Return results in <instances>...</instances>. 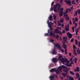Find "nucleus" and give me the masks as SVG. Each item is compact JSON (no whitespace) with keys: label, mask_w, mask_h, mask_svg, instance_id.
I'll list each match as a JSON object with an SVG mask.
<instances>
[{"label":"nucleus","mask_w":80,"mask_h":80,"mask_svg":"<svg viewBox=\"0 0 80 80\" xmlns=\"http://www.w3.org/2000/svg\"><path fill=\"white\" fill-rule=\"evenodd\" d=\"M60 8H61V6H60V7H59L58 8V10H60Z\"/></svg>","instance_id":"obj_59"},{"label":"nucleus","mask_w":80,"mask_h":80,"mask_svg":"<svg viewBox=\"0 0 80 80\" xmlns=\"http://www.w3.org/2000/svg\"><path fill=\"white\" fill-rule=\"evenodd\" d=\"M75 19V22H78V18L76 17Z\"/></svg>","instance_id":"obj_39"},{"label":"nucleus","mask_w":80,"mask_h":80,"mask_svg":"<svg viewBox=\"0 0 80 80\" xmlns=\"http://www.w3.org/2000/svg\"><path fill=\"white\" fill-rule=\"evenodd\" d=\"M62 2H63V0H60V3H62Z\"/></svg>","instance_id":"obj_56"},{"label":"nucleus","mask_w":80,"mask_h":80,"mask_svg":"<svg viewBox=\"0 0 80 80\" xmlns=\"http://www.w3.org/2000/svg\"><path fill=\"white\" fill-rule=\"evenodd\" d=\"M60 21L62 23H63V21H64V20H63V19H61Z\"/></svg>","instance_id":"obj_41"},{"label":"nucleus","mask_w":80,"mask_h":80,"mask_svg":"<svg viewBox=\"0 0 80 80\" xmlns=\"http://www.w3.org/2000/svg\"><path fill=\"white\" fill-rule=\"evenodd\" d=\"M62 32L63 33H65V30H63Z\"/></svg>","instance_id":"obj_52"},{"label":"nucleus","mask_w":80,"mask_h":80,"mask_svg":"<svg viewBox=\"0 0 80 80\" xmlns=\"http://www.w3.org/2000/svg\"><path fill=\"white\" fill-rule=\"evenodd\" d=\"M77 58H75L74 59V62L75 63H77Z\"/></svg>","instance_id":"obj_30"},{"label":"nucleus","mask_w":80,"mask_h":80,"mask_svg":"<svg viewBox=\"0 0 80 80\" xmlns=\"http://www.w3.org/2000/svg\"><path fill=\"white\" fill-rule=\"evenodd\" d=\"M64 69V72H65L66 73L68 74V71L67 69Z\"/></svg>","instance_id":"obj_20"},{"label":"nucleus","mask_w":80,"mask_h":80,"mask_svg":"<svg viewBox=\"0 0 80 80\" xmlns=\"http://www.w3.org/2000/svg\"><path fill=\"white\" fill-rule=\"evenodd\" d=\"M50 28V29L49 30H51V31H52V30H53V29L52 28Z\"/></svg>","instance_id":"obj_57"},{"label":"nucleus","mask_w":80,"mask_h":80,"mask_svg":"<svg viewBox=\"0 0 80 80\" xmlns=\"http://www.w3.org/2000/svg\"><path fill=\"white\" fill-rule=\"evenodd\" d=\"M69 56H72V53L70 52L69 53Z\"/></svg>","instance_id":"obj_58"},{"label":"nucleus","mask_w":80,"mask_h":80,"mask_svg":"<svg viewBox=\"0 0 80 80\" xmlns=\"http://www.w3.org/2000/svg\"><path fill=\"white\" fill-rule=\"evenodd\" d=\"M63 40L64 41V42H67V37H63Z\"/></svg>","instance_id":"obj_9"},{"label":"nucleus","mask_w":80,"mask_h":80,"mask_svg":"<svg viewBox=\"0 0 80 80\" xmlns=\"http://www.w3.org/2000/svg\"><path fill=\"white\" fill-rule=\"evenodd\" d=\"M50 35H48V33H46L45 34V36H48L49 37H50V36H49Z\"/></svg>","instance_id":"obj_28"},{"label":"nucleus","mask_w":80,"mask_h":80,"mask_svg":"<svg viewBox=\"0 0 80 80\" xmlns=\"http://www.w3.org/2000/svg\"><path fill=\"white\" fill-rule=\"evenodd\" d=\"M65 62L66 63V65H67V63H68V59L67 58L64 59V63H65Z\"/></svg>","instance_id":"obj_12"},{"label":"nucleus","mask_w":80,"mask_h":80,"mask_svg":"<svg viewBox=\"0 0 80 80\" xmlns=\"http://www.w3.org/2000/svg\"><path fill=\"white\" fill-rule=\"evenodd\" d=\"M73 53L75 56H77V53L76 52H73Z\"/></svg>","instance_id":"obj_34"},{"label":"nucleus","mask_w":80,"mask_h":80,"mask_svg":"<svg viewBox=\"0 0 80 80\" xmlns=\"http://www.w3.org/2000/svg\"><path fill=\"white\" fill-rule=\"evenodd\" d=\"M64 16H65V17H68V14H64Z\"/></svg>","instance_id":"obj_49"},{"label":"nucleus","mask_w":80,"mask_h":80,"mask_svg":"<svg viewBox=\"0 0 80 80\" xmlns=\"http://www.w3.org/2000/svg\"><path fill=\"white\" fill-rule=\"evenodd\" d=\"M62 57V55H59L58 59V60H60L61 59Z\"/></svg>","instance_id":"obj_18"},{"label":"nucleus","mask_w":80,"mask_h":80,"mask_svg":"<svg viewBox=\"0 0 80 80\" xmlns=\"http://www.w3.org/2000/svg\"><path fill=\"white\" fill-rule=\"evenodd\" d=\"M52 37H56V36L55 35V34L54 33H53V32L52 33Z\"/></svg>","instance_id":"obj_29"},{"label":"nucleus","mask_w":80,"mask_h":80,"mask_svg":"<svg viewBox=\"0 0 80 80\" xmlns=\"http://www.w3.org/2000/svg\"><path fill=\"white\" fill-rule=\"evenodd\" d=\"M52 55H57V51L55 50V48L53 50L52 53Z\"/></svg>","instance_id":"obj_7"},{"label":"nucleus","mask_w":80,"mask_h":80,"mask_svg":"<svg viewBox=\"0 0 80 80\" xmlns=\"http://www.w3.org/2000/svg\"><path fill=\"white\" fill-rule=\"evenodd\" d=\"M75 31L76 32V35H78V30H77V29H75Z\"/></svg>","instance_id":"obj_25"},{"label":"nucleus","mask_w":80,"mask_h":80,"mask_svg":"<svg viewBox=\"0 0 80 80\" xmlns=\"http://www.w3.org/2000/svg\"><path fill=\"white\" fill-rule=\"evenodd\" d=\"M65 12L66 13H68V9H67L66 10Z\"/></svg>","instance_id":"obj_38"},{"label":"nucleus","mask_w":80,"mask_h":80,"mask_svg":"<svg viewBox=\"0 0 80 80\" xmlns=\"http://www.w3.org/2000/svg\"><path fill=\"white\" fill-rule=\"evenodd\" d=\"M79 47H80V42L78 43Z\"/></svg>","instance_id":"obj_64"},{"label":"nucleus","mask_w":80,"mask_h":80,"mask_svg":"<svg viewBox=\"0 0 80 80\" xmlns=\"http://www.w3.org/2000/svg\"><path fill=\"white\" fill-rule=\"evenodd\" d=\"M68 78L70 80H74L73 77H71L70 76Z\"/></svg>","instance_id":"obj_24"},{"label":"nucleus","mask_w":80,"mask_h":80,"mask_svg":"<svg viewBox=\"0 0 80 80\" xmlns=\"http://www.w3.org/2000/svg\"><path fill=\"white\" fill-rule=\"evenodd\" d=\"M78 13V11H76V12H75V15H76L77 16V13Z\"/></svg>","instance_id":"obj_43"},{"label":"nucleus","mask_w":80,"mask_h":80,"mask_svg":"<svg viewBox=\"0 0 80 80\" xmlns=\"http://www.w3.org/2000/svg\"><path fill=\"white\" fill-rule=\"evenodd\" d=\"M66 20H69L70 19H69V17H68L67 18H66Z\"/></svg>","instance_id":"obj_40"},{"label":"nucleus","mask_w":80,"mask_h":80,"mask_svg":"<svg viewBox=\"0 0 80 80\" xmlns=\"http://www.w3.org/2000/svg\"><path fill=\"white\" fill-rule=\"evenodd\" d=\"M52 61L53 62H54V63H56L57 62V59L56 58H53L52 59Z\"/></svg>","instance_id":"obj_13"},{"label":"nucleus","mask_w":80,"mask_h":80,"mask_svg":"<svg viewBox=\"0 0 80 80\" xmlns=\"http://www.w3.org/2000/svg\"><path fill=\"white\" fill-rule=\"evenodd\" d=\"M48 26L49 28H52V26H51V25L48 24Z\"/></svg>","instance_id":"obj_50"},{"label":"nucleus","mask_w":80,"mask_h":80,"mask_svg":"<svg viewBox=\"0 0 80 80\" xmlns=\"http://www.w3.org/2000/svg\"><path fill=\"white\" fill-rule=\"evenodd\" d=\"M70 74H71V75H75V73L73 72L72 71H70Z\"/></svg>","instance_id":"obj_19"},{"label":"nucleus","mask_w":80,"mask_h":80,"mask_svg":"<svg viewBox=\"0 0 80 80\" xmlns=\"http://www.w3.org/2000/svg\"><path fill=\"white\" fill-rule=\"evenodd\" d=\"M50 72H55L56 73V74H58L59 73V71L58 70H56L55 68H53L50 70Z\"/></svg>","instance_id":"obj_4"},{"label":"nucleus","mask_w":80,"mask_h":80,"mask_svg":"<svg viewBox=\"0 0 80 80\" xmlns=\"http://www.w3.org/2000/svg\"><path fill=\"white\" fill-rule=\"evenodd\" d=\"M62 68H63V69H67V70L68 69L67 68V67L64 65H62L61 66H59L58 68V70L59 71H60L62 70Z\"/></svg>","instance_id":"obj_3"},{"label":"nucleus","mask_w":80,"mask_h":80,"mask_svg":"<svg viewBox=\"0 0 80 80\" xmlns=\"http://www.w3.org/2000/svg\"><path fill=\"white\" fill-rule=\"evenodd\" d=\"M60 61H61V63H62L63 64H64V61H65V59L63 58H61V59L59 60Z\"/></svg>","instance_id":"obj_10"},{"label":"nucleus","mask_w":80,"mask_h":80,"mask_svg":"<svg viewBox=\"0 0 80 80\" xmlns=\"http://www.w3.org/2000/svg\"><path fill=\"white\" fill-rule=\"evenodd\" d=\"M54 46L55 47H57V48L59 49L60 51H61L62 53L64 52V50L62 49H61V46H60V45L58 43L55 44Z\"/></svg>","instance_id":"obj_2"},{"label":"nucleus","mask_w":80,"mask_h":80,"mask_svg":"<svg viewBox=\"0 0 80 80\" xmlns=\"http://www.w3.org/2000/svg\"><path fill=\"white\" fill-rule=\"evenodd\" d=\"M50 80H53L54 76H51L50 77Z\"/></svg>","instance_id":"obj_15"},{"label":"nucleus","mask_w":80,"mask_h":80,"mask_svg":"<svg viewBox=\"0 0 80 80\" xmlns=\"http://www.w3.org/2000/svg\"><path fill=\"white\" fill-rule=\"evenodd\" d=\"M61 27H64V25H63V24H61Z\"/></svg>","instance_id":"obj_61"},{"label":"nucleus","mask_w":80,"mask_h":80,"mask_svg":"<svg viewBox=\"0 0 80 80\" xmlns=\"http://www.w3.org/2000/svg\"><path fill=\"white\" fill-rule=\"evenodd\" d=\"M68 74L67 73H62V75L64 77H66V76Z\"/></svg>","instance_id":"obj_14"},{"label":"nucleus","mask_w":80,"mask_h":80,"mask_svg":"<svg viewBox=\"0 0 80 80\" xmlns=\"http://www.w3.org/2000/svg\"><path fill=\"white\" fill-rule=\"evenodd\" d=\"M76 45H78V41L77 40H76Z\"/></svg>","instance_id":"obj_48"},{"label":"nucleus","mask_w":80,"mask_h":80,"mask_svg":"<svg viewBox=\"0 0 80 80\" xmlns=\"http://www.w3.org/2000/svg\"><path fill=\"white\" fill-rule=\"evenodd\" d=\"M60 12L63 13V8H62L60 9Z\"/></svg>","instance_id":"obj_17"},{"label":"nucleus","mask_w":80,"mask_h":80,"mask_svg":"<svg viewBox=\"0 0 80 80\" xmlns=\"http://www.w3.org/2000/svg\"><path fill=\"white\" fill-rule=\"evenodd\" d=\"M77 52L78 54H80V50L79 48H78V49L77 50Z\"/></svg>","instance_id":"obj_23"},{"label":"nucleus","mask_w":80,"mask_h":80,"mask_svg":"<svg viewBox=\"0 0 80 80\" xmlns=\"http://www.w3.org/2000/svg\"><path fill=\"white\" fill-rule=\"evenodd\" d=\"M67 66V67H70L72 66V64H71V63L69 64H66Z\"/></svg>","instance_id":"obj_35"},{"label":"nucleus","mask_w":80,"mask_h":80,"mask_svg":"<svg viewBox=\"0 0 80 80\" xmlns=\"http://www.w3.org/2000/svg\"><path fill=\"white\" fill-rule=\"evenodd\" d=\"M75 28H77V23H75Z\"/></svg>","instance_id":"obj_55"},{"label":"nucleus","mask_w":80,"mask_h":80,"mask_svg":"<svg viewBox=\"0 0 80 80\" xmlns=\"http://www.w3.org/2000/svg\"><path fill=\"white\" fill-rule=\"evenodd\" d=\"M56 6L57 8H58V7H60V4L58 3L56 4Z\"/></svg>","instance_id":"obj_26"},{"label":"nucleus","mask_w":80,"mask_h":80,"mask_svg":"<svg viewBox=\"0 0 80 80\" xmlns=\"http://www.w3.org/2000/svg\"><path fill=\"white\" fill-rule=\"evenodd\" d=\"M76 77H80V75L78 73H76Z\"/></svg>","instance_id":"obj_21"},{"label":"nucleus","mask_w":80,"mask_h":80,"mask_svg":"<svg viewBox=\"0 0 80 80\" xmlns=\"http://www.w3.org/2000/svg\"><path fill=\"white\" fill-rule=\"evenodd\" d=\"M48 25H53V22H50L49 23H48Z\"/></svg>","instance_id":"obj_36"},{"label":"nucleus","mask_w":80,"mask_h":80,"mask_svg":"<svg viewBox=\"0 0 80 80\" xmlns=\"http://www.w3.org/2000/svg\"><path fill=\"white\" fill-rule=\"evenodd\" d=\"M53 4H54V3H53V1L51 4V6H53Z\"/></svg>","instance_id":"obj_54"},{"label":"nucleus","mask_w":80,"mask_h":80,"mask_svg":"<svg viewBox=\"0 0 80 80\" xmlns=\"http://www.w3.org/2000/svg\"><path fill=\"white\" fill-rule=\"evenodd\" d=\"M65 30L66 31H69V29L68 28H65Z\"/></svg>","instance_id":"obj_47"},{"label":"nucleus","mask_w":80,"mask_h":80,"mask_svg":"<svg viewBox=\"0 0 80 80\" xmlns=\"http://www.w3.org/2000/svg\"><path fill=\"white\" fill-rule=\"evenodd\" d=\"M48 33H50V35H49V36H52V33H53V31L49 29L48 30Z\"/></svg>","instance_id":"obj_6"},{"label":"nucleus","mask_w":80,"mask_h":80,"mask_svg":"<svg viewBox=\"0 0 80 80\" xmlns=\"http://www.w3.org/2000/svg\"><path fill=\"white\" fill-rule=\"evenodd\" d=\"M48 18L50 21H52V20H53V17H52V16H50Z\"/></svg>","instance_id":"obj_11"},{"label":"nucleus","mask_w":80,"mask_h":80,"mask_svg":"<svg viewBox=\"0 0 80 80\" xmlns=\"http://www.w3.org/2000/svg\"><path fill=\"white\" fill-rule=\"evenodd\" d=\"M63 12H60L59 13V17H62L63 15Z\"/></svg>","instance_id":"obj_16"},{"label":"nucleus","mask_w":80,"mask_h":80,"mask_svg":"<svg viewBox=\"0 0 80 80\" xmlns=\"http://www.w3.org/2000/svg\"><path fill=\"white\" fill-rule=\"evenodd\" d=\"M58 30H61L62 28H60V27H58L57 28L54 30V33H57V34H59V35H62V32Z\"/></svg>","instance_id":"obj_1"},{"label":"nucleus","mask_w":80,"mask_h":80,"mask_svg":"<svg viewBox=\"0 0 80 80\" xmlns=\"http://www.w3.org/2000/svg\"><path fill=\"white\" fill-rule=\"evenodd\" d=\"M66 3H67L68 5V4L71 3V1H70V0H69V1H67V2Z\"/></svg>","instance_id":"obj_22"},{"label":"nucleus","mask_w":80,"mask_h":80,"mask_svg":"<svg viewBox=\"0 0 80 80\" xmlns=\"http://www.w3.org/2000/svg\"><path fill=\"white\" fill-rule=\"evenodd\" d=\"M79 68L78 67H76V68L74 69V72H79Z\"/></svg>","instance_id":"obj_8"},{"label":"nucleus","mask_w":80,"mask_h":80,"mask_svg":"<svg viewBox=\"0 0 80 80\" xmlns=\"http://www.w3.org/2000/svg\"><path fill=\"white\" fill-rule=\"evenodd\" d=\"M60 25H61V23H59L58 26H60Z\"/></svg>","instance_id":"obj_62"},{"label":"nucleus","mask_w":80,"mask_h":80,"mask_svg":"<svg viewBox=\"0 0 80 80\" xmlns=\"http://www.w3.org/2000/svg\"><path fill=\"white\" fill-rule=\"evenodd\" d=\"M63 47L64 49L67 48V45H63Z\"/></svg>","instance_id":"obj_32"},{"label":"nucleus","mask_w":80,"mask_h":80,"mask_svg":"<svg viewBox=\"0 0 80 80\" xmlns=\"http://www.w3.org/2000/svg\"><path fill=\"white\" fill-rule=\"evenodd\" d=\"M50 42L53 43V42H54V40L53 39H50Z\"/></svg>","instance_id":"obj_33"},{"label":"nucleus","mask_w":80,"mask_h":80,"mask_svg":"<svg viewBox=\"0 0 80 80\" xmlns=\"http://www.w3.org/2000/svg\"><path fill=\"white\" fill-rule=\"evenodd\" d=\"M53 11L54 12H58V10L57 8L54 9Z\"/></svg>","instance_id":"obj_27"},{"label":"nucleus","mask_w":80,"mask_h":80,"mask_svg":"<svg viewBox=\"0 0 80 80\" xmlns=\"http://www.w3.org/2000/svg\"><path fill=\"white\" fill-rule=\"evenodd\" d=\"M70 42H73V38H72V39H71L70 40Z\"/></svg>","instance_id":"obj_45"},{"label":"nucleus","mask_w":80,"mask_h":80,"mask_svg":"<svg viewBox=\"0 0 80 80\" xmlns=\"http://www.w3.org/2000/svg\"><path fill=\"white\" fill-rule=\"evenodd\" d=\"M78 15H79L80 13V9H78Z\"/></svg>","instance_id":"obj_37"},{"label":"nucleus","mask_w":80,"mask_h":80,"mask_svg":"<svg viewBox=\"0 0 80 80\" xmlns=\"http://www.w3.org/2000/svg\"><path fill=\"white\" fill-rule=\"evenodd\" d=\"M53 7L54 9H56L57 8V7L56 5L55 4L53 6Z\"/></svg>","instance_id":"obj_31"},{"label":"nucleus","mask_w":80,"mask_h":80,"mask_svg":"<svg viewBox=\"0 0 80 80\" xmlns=\"http://www.w3.org/2000/svg\"><path fill=\"white\" fill-rule=\"evenodd\" d=\"M69 23L70 25H72V22H71V21L70 20Z\"/></svg>","instance_id":"obj_53"},{"label":"nucleus","mask_w":80,"mask_h":80,"mask_svg":"<svg viewBox=\"0 0 80 80\" xmlns=\"http://www.w3.org/2000/svg\"><path fill=\"white\" fill-rule=\"evenodd\" d=\"M70 63L71 64V65H72V64H73L74 63H73V62H72V61L71 63Z\"/></svg>","instance_id":"obj_63"},{"label":"nucleus","mask_w":80,"mask_h":80,"mask_svg":"<svg viewBox=\"0 0 80 80\" xmlns=\"http://www.w3.org/2000/svg\"><path fill=\"white\" fill-rule=\"evenodd\" d=\"M56 38L58 39V38H59V35L57 34L56 36Z\"/></svg>","instance_id":"obj_42"},{"label":"nucleus","mask_w":80,"mask_h":80,"mask_svg":"<svg viewBox=\"0 0 80 80\" xmlns=\"http://www.w3.org/2000/svg\"><path fill=\"white\" fill-rule=\"evenodd\" d=\"M53 18H54V19H55H55H56V18H57L56 17V16H55V15H53Z\"/></svg>","instance_id":"obj_44"},{"label":"nucleus","mask_w":80,"mask_h":80,"mask_svg":"<svg viewBox=\"0 0 80 80\" xmlns=\"http://www.w3.org/2000/svg\"><path fill=\"white\" fill-rule=\"evenodd\" d=\"M74 3H75V0H73L72 2V4H74Z\"/></svg>","instance_id":"obj_51"},{"label":"nucleus","mask_w":80,"mask_h":80,"mask_svg":"<svg viewBox=\"0 0 80 80\" xmlns=\"http://www.w3.org/2000/svg\"><path fill=\"white\" fill-rule=\"evenodd\" d=\"M77 48L76 47V46H75V45H73V48L74 49H75V48Z\"/></svg>","instance_id":"obj_46"},{"label":"nucleus","mask_w":80,"mask_h":80,"mask_svg":"<svg viewBox=\"0 0 80 80\" xmlns=\"http://www.w3.org/2000/svg\"><path fill=\"white\" fill-rule=\"evenodd\" d=\"M67 35L68 36L69 38H71L72 37V34L69 32H67Z\"/></svg>","instance_id":"obj_5"},{"label":"nucleus","mask_w":80,"mask_h":80,"mask_svg":"<svg viewBox=\"0 0 80 80\" xmlns=\"http://www.w3.org/2000/svg\"><path fill=\"white\" fill-rule=\"evenodd\" d=\"M75 27H73L72 28V30H74V29H75Z\"/></svg>","instance_id":"obj_60"}]
</instances>
